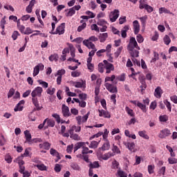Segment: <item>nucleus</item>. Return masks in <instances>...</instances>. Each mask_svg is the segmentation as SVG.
I'll return each instance as SVG.
<instances>
[{
	"mask_svg": "<svg viewBox=\"0 0 177 177\" xmlns=\"http://www.w3.org/2000/svg\"><path fill=\"white\" fill-rule=\"evenodd\" d=\"M145 2L146 1H145V0L139 1V9H140V10L145 9L147 10V13H151L152 12H154V8L149 4L145 3Z\"/></svg>",
	"mask_w": 177,
	"mask_h": 177,
	"instance_id": "nucleus-1",
	"label": "nucleus"
},
{
	"mask_svg": "<svg viewBox=\"0 0 177 177\" xmlns=\"http://www.w3.org/2000/svg\"><path fill=\"white\" fill-rule=\"evenodd\" d=\"M42 92H44L42 87L37 86L35 88V89L31 93L32 100H38V97H41V96H42Z\"/></svg>",
	"mask_w": 177,
	"mask_h": 177,
	"instance_id": "nucleus-2",
	"label": "nucleus"
},
{
	"mask_svg": "<svg viewBox=\"0 0 177 177\" xmlns=\"http://www.w3.org/2000/svg\"><path fill=\"white\" fill-rule=\"evenodd\" d=\"M135 48L140 50V47L138 46V41H136V39H135V37H131L127 46V49L128 50H133Z\"/></svg>",
	"mask_w": 177,
	"mask_h": 177,
	"instance_id": "nucleus-3",
	"label": "nucleus"
},
{
	"mask_svg": "<svg viewBox=\"0 0 177 177\" xmlns=\"http://www.w3.org/2000/svg\"><path fill=\"white\" fill-rule=\"evenodd\" d=\"M111 23H115L117 21V19L120 17V10L115 9L109 13V15Z\"/></svg>",
	"mask_w": 177,
	"mask_h": 177,
	"instance_id": "nucleus-4",
	"label": "nucleus"
},
{
	"mask_svg": "<svg viewBox=\"0 0 177 177\" xmlns=\"http://www.w3.org/2000/svg\"><path fill=\"white\" fill-rule=\"evenodd\" d=\"M64 28H66V23H62L60 26L57 27L55 32H51L50 34H53V35H56L57 34L59 35H63L65 32Z\"/></svg>",
	"mask_w": 177,
	"mask_h": 177,
	"instance_id": "nucleus-5",
	"label": "nucleus"
},
{
	"mask_svg": "<svg viewBox=\"0 0 177 177\" xmlns=\"http://www.w3.org/2000/svg\"><path fill=\"white\" fill-rule=\"evenodd\" d=\"M170 135H171V130L168 129H165L160 131L158 138H160V139H165L166 138H168V136H170Z\"/></svg>",
	"mask_w": 177,
	"mask_h": 177,
	"instance_id": "nucleus-6",
	"label": "nucleus"
},
{
	"mask_svg": "<svg viewBox=\"0 0 177 177\" xmlns=\"http://www.w3.org/2000/svg\"><path fill=\"white\" fill-rule=\"evenodd\" d=\"M80 9L81 6H75L68 10V12L66 14V16L67 17H71V16H74V15H75V10H80Z\"/></svg>",
	"mask_w": 177,
	"mask_h": 177,
	"instance_id": "nucleus-7",
	"label": "nucleus"
},
{
	"mask_svg": "<svg viewBox=\"0 0 177 177\" xmlns=\"http://www.w3.org/2000/svg\"><path fill=\"white\" fill-rule=\"evenodd\" d=\"M104 64H105L106 74H110L111 71H114V65H113V64L109 63L107 60H104Z\"/></svg>",
	"mask_w": 177,
	"mask_h": 177,
	"instance_id": "nucleus-8",
	"label": "nucleus"
},
{
	"mask_svg": "<svg viewBox=\"0 0 177 177\" xmlns=\"http://www.w3.org/2000/svg\"><path fill=\"white\" fill-rule=\"evenodd\" d=\"M105 87L111 93H117L118 92V90L117 89V86H113V84L110 83H106Z\"/></svg>",
	"mask_w": 177,
	"mask_h": 177,
	"instance_id": "nucleus-9",
	"label": "nucleus"
},
{
	"mask_svg": "<svg viewBox=\"0 0 177 177\" xmlns=\"http://www.w3.org/2000/svg\"><path fill=\"white\" fill-rule=\"evenodd\" d=\"M32 103L33 106H35L33 111H41V110L44 109V106L39 104L38 100H32Z\"/></svg>",
	"mask_w": 177,
	"mask_h": 177,
	"instance_id": "nucleus-10",
	"label": "nucleus"
},
{
	"mask_svg": "<svg viewBox=\"0 0 177 177\" xmlns=\"http://www.w3.org/2000/svg\"><path fill=\"white\" fill-rule=\"evenodd\" d=\"M133 27L134 34L136 35H138V34H139V32L140 31V24H139V21L138 20H135L133 21Z\"/></svg>",
	"mask_w": 177,
	"mask_h": 177,
	"instance_id": "nucleus-11",
	"label": "nucleus"
},
{
	"mask_svg": "<svg viewBox=\"0 0 177 177\" xmlns=\"http://www.w3.org/2000/svg\"><path fill=\"white\" fill-rule=\"evenodd\" d=\"M62 111L63 115L66 118L70 117V115H71V113H70V109H68V106H66V104H62Z\"/></svg>",
	"mask_w": 177,
	"mask_h": 177,
	"instance_id": "nucleus-12",
	"label": "nucleus"
},
{
	"mask_svg": "<svg viewBox=\"0 0 177 177\" xmlns=\"http://www.w3.org/2000/svg\"><path fill=\"white\" fill-rule=\"evenodd\" d=\"M123 145L128 149L130 151H135V142H123Z\"/></svg>",
	"mask_w": 177,
	"mask_h": 177,
	"instance_id": "nucleus-13",
	"label": "nucleus"
},
{
	"mask_svg": "<svg viewBox=\"0 0 177 177\" xmlns=\"http://www.w3.org/2000/svg\"><path fill=\"white\" fill-rule=\"evenodd\" d=\"M100 117H103L104 118H111V115L107 111L103 109L98 110Z\"/></svg>",
	"mask_w": 177,
	"mask_h": 177,
	"instance_id": "nucleus-14",
	"label": "nucleus"
},
{
	"mask_svg": "<svg viewBox=\"0 0 177 177\" xmlns=\"http://www.w3.org/2000/svg\"><path fill=\"white\" fill-rule=\"evenodd\" d=\"M83 45H84V46H86V48H88V49H96L95 44L92 43V41H89V40H84Z\"/></svg>",
	"mask_w": 177,
	"mask_h": 177,
	"instance_id": "nucleus-15",
	"label": "nucleus"
},
{
	"mask_svg": "<svg viewBox=\"0 0 177 177\" xmlns=\"http://www.w3.org/2000/svg\"><path fill=\"white\" fill-rule=\"evenodd\" d=\"M50 154H51V156H53L54 157H57V160H55V162H57V161H59V160H61V157H60V153H59L56 149L52 148L50 149Z\"/></svg>",
	"mask_w": 177,
	"mask_h": 177,
	"instance_id": "nucleus-16",
	"label": "nucleus"
},
{
	"mask_svg": "<svg viewBox=\"0 0 177 177\" xmlns=\"http://www.w3.org/2000/svg\"><path fill=\"white\" fill-rule=\"evenodd\" d=\"M24 133L25 138H26L25 143H28V145H30V143H31V140H32V139H31V133H30V131L26 130L24 132Z\"/></svg>",
	"mask_w": 177,
	"mask_h": 177,
	"instance_id": "nucleus-17",
	"label": "nucleus"
},
{
	"mask_svg": "<svg viewBox=\"0 0 177 177\" xmlns=\"http://www.w3.org/2000/svg\"><path fill=\"white\" fill-rule=\"evenodd\" d=\"M140 82L141 84V85L140 86V88L141 89V93L143 94V91H145L146 88H147V84H146V79L142 78L140 80Z\"/></svg>",
	"mask_w": 177,
	"mask_h": 177,
	"instance_id": "nucleus-18",
	"label": "nucleus"
},
{
	"mask_svg": "<svg viewBox=\"0 0 177 177\" xmlns=\"http://www.w3.org/2000/svg\"><path fill=\"white\" fill-rule=\"evenodd\" d=\"M161 95H162V89H161V87L158 86L155 89L154 96L158 99H160V97H161Z\"/></svg>",
	"mask_w": 177,
	"mask_h": 177,
	"instance_id": "nucleus-19",
	"label": "nucleus"
},
{
	"mask_svg": "<svg viewBox=\"0 0 177 177\" xmlns=\"http://www.w3.org/2000/svg\"><path fill=\"white\" fill-rule=\"evenodd\" d=\"M84 116L78 115L75 118V120L77 122V125H82V124H84L88 120H84L85 119Z\"/></svg>",
	"mask_w": 177,
	"mask_h": 177,
	"instance_id": "nucleus-20",
	"label": "nucleus"
},
{
	"mask_svg": "<svg viewBox=\"0 0 177 177\" xmlns=\"http://www.w3.org/2000/svg\"><path fill=\"white\" fill-rule=\"evenodd\" d=\"M24 100H21L14 109V111H23V106L21 104H24Z\"/></svg>",
	"mask_w": 177,
	"mask_h": 177,
	"instance_id": "nucleus-21",
	"label": "nucleus"
},
{
	"mask_svg": "<svg viewBox=\"0 0 177 177\" xmlns=\"http://www.w3.org/2000/svg\"><path fill=\"white\" fill-rule=\"evenodd\" d=\"M39 149H44V150H49L50 149V143L46 142L43 144L39 145Z\"/></svg>",
	"mask_w": 177,
	"mask_h": 177,
	"instance_id": "nucleus-22",
	"label": "nucleus"
},
{
	"mask_svg": "<svg viewBox=\"0 0 177 177\" xmlns=\"http://www.w3.org/2000/svg\"><path fill=\"white\" fill-rule=\"evenodd\" d=\"M129 30V26L126 25L124 26L123 29L121 30V35L123 38L127 37V32Z\"/></svg>",
	"mask_w": 177,
	"mask_h": 177,
	"instance_id": "nucleus-23",
	"label": "nucleus"
},
{
	"mask_svg": "<svg viewBox=\"0 0 177 177\" xmlns=\"http://www.w3.org/2000/svg\"><path fill=\"white\" fill-rule=\"evenodd\" d=\"M101 149L103 151H106V150H109L110 149V142L108 141V140H106L105 142L103 144Z\"/></svg>",
	"mask_w": 177,
	"mask_h": 177,
	"instance_id": "nucleus-24",
	"label": "nucleus"
},
{
	"mask_svg": "<svg viewBox=\"0 0 177 177\" xmlns=\"http://www.w3.org/2000/svg\"><path fill=\"white\" fill-rule=\"evenodd\" d=\"M111 157H114V153H112L111 151H109L106 153H104L102 156V160H109V158H111Z\"/></svg>",
	"mask_w": 177,
	"mask_h": 177,
	"instance_id": "nucleus-25",
	"label": "nucleus"
},
{
	"mask_svg": "<svg viewBox=\"0 0 177 177\" xmlns=\"http://www.w3.org/2000/svg\"><path fill=\"white\" fill-rule=\"evenodd\" d=\"M84 146H85V142H77L75 145L74 147V153H75V151H77V150H78L79 149H81V147H84Z\"/></svg>",
	"mask_w": 177,
	"mask_h": 177,
	"instance_id": "nucleus-26",
	"label": "nucleus"
},
{
	"mask_svg": "<svg viewBox=\"0 0 177 177\" xmlns=\"http://www.w3.org/2000/svg\"><path fill=\"white\" fill-rule=\"evenodd\" d=\"M130 51L131 56L133 58L135 57H139V51L138 50H135V48H133V50H129Z\"/></svg>",
	"mask_w": 177,
	"mask_h": 177,
	"instance_id": "nucleus-27",
	"label": "nucleus"
},
{
	"mask_svg": "<svg viewBox=\"0 0 177 177\" xmlns=\"http://www.w3.org/2000/svg\"><path fill=\"white\" fill-rule=\"evenodd\" d=\"M138 135L140 136V138H143V139H147L149 140L150 139V137L147 134H146V131H138Z\"/></svg>",
	"mask_w": 177,
	"mask_h": 177,
	"instance_id": "nucleus-28",
	"label": "nucleus"
},
{
	"mask_svg": "<svg viewBox=\"0 0 177 177\" xmlns=\"http://www.w3.org/2000/svg\"><path fill=\"white\" fill-rule=\"evenodd\" d=\"M137 106L139 107V109H140V110H142L143 113L147 112V109H146V105L142 104V102H138Z\"/></svg>",
	"mask_w": 177,
	"mask_h": 177,
	"instance_id": "nucleus-29",
	"label": "nucleus"
},
{
	"mask_svg": "<svg viewBox=\"0 0 177 177\" xmlns=\"http://www.w3.org/2000/svg\"><path fill=\"white\" fill-rule=\"evenodd\" d=\"M159 13L160 15H162V13H166L167 15H172V12L171 11L164 7H162L159 8Z\"/></svg>",
	"mask_w": 177,
	"mask_h": 177,
	"instance_id": "nucleus-30",
	"label": "nucleus"
},
{
	"mask_svg": "<svg viewBox=\"0 0 177 177\" xmlns=\"http://www.w3.org/2000/svg\"><path fill=\"white\" fill-rule=\"evenodd\" d=\"M68 48L71 52V56L72 57H75V48L73 44H69Z\"/></svg>",
	"mask_w": 177,
	"mask_h": 177,
	"instance_id": "nucleus-31",
	"label": "nucleus"
},
{
	"mask_svg": "<svg viewBox=\"0 0 177 177\" xmlns=\"http://www.w3.org/2000/svg\"><path fill=\"white\" fill-rule=\"evenodd\" d=\"M71 168L75 171H81V167H80V165L77 162L71 163Z\"/></svg>",
	"mask_w": 177,
	"mask_h": 177,
	"instance_id": "nucleus-32",
	"label": "nucleus"
},
{
	"mask_svg": "<svg viewBox=\"0 0 177 177\" xmlns=\"http://www.w3.org/2000/svg\"><path fill=\"white\" fill-rule=\"evenodd\" d=\"M112 151V153H114V156H115V154H121V151L120 150V148L117 147V145H113Z\"/></svg>",
	"mask_w": 177,
	"mask_h": 177,
	"instance_id": "nucleus-33",
	"label": "nucleus"
},
{
	"mask_svg": "<svg viewBox=\"0 0 177 177\" xmlns=\"http://www.w3.org/2000/svg\"><path fill=\"white\" fill-rule=\"evenodd\" d=\"M109 35L107 33H102L99 36L100 42H104L107 39Z\"/></svg>",
	"mask_w": 177,
	"mask_h": 177,
	"instance_id": "nucleus-34",
	"label": "nucleus"
},
{
	"mask_svg": "<svg viewBox=\"0 0 177 177\" xmlns=\"http://www.w3.org/2000/svg\"><path fill=\"white\" fill-rule=\"evenodd\" d=\"M125 111L130 117H135V113L133 110L131 109L129 106L125 107Z\"/></svg>",
	"mask_w": 177,
	"mask_h": 177,
	"instance_id": "nucleus-35",
	"label": "nucleus"
},
{
	"mask_svg": "<svg viewBox=\"0 0 177 177\" xmlns=\"http://www.w3.org/2000/svg\"><path fill=\"white\" fill-rule=\"evenodd\" d=\"M164 104H165L167 109H168V111H169V113H171V110H172V106H171V102H169L167 100H165L163 101Z\"/></svg>",
	"mask_w": 177,
	"mask_h": 177,
	"instance_id": "nucleus-36",
	"label": "nucleus"
},
{
	"mask_svg": "<svg viewBox=\"0 0 177 177\" xmlns=\"http://www.w3.org/2000/svg\"><path fill=\"white\" fill-rule=\"evenodd\" d=\"M89 168H91L93 169V168H99L100 167V165H99V162L95 161L93 163L91 162L88 165Z\"/></svg>",
	"mask_w": 177,
	"mask_h": 177,
	"instance_id": "nucleus-37",
	"label": "nucleus"
},
{
	"mask_svg": "<svg viewBox=\"0 0 177 177\" xmlns=\"http://www.w3.org/2000/svg\"><path fill=\"white\" fill-rule=\"evenodd\" d=\"M97 146H99V142H97V141H92L88 147L90 149H97Z\"/></svg>",
	"mask_w": 177,
	"mask_h": 177,
	"instance_id": "nucleus-38",
	"label": "nucleus"
},
{
	"mask_svg": "<svg viewBox=\"0 0 177 177\" xmlns=\"http://www.w3.org/2000/svg\"><path fill=\"white\" fill-rule=\"evenodd\" d=\"M104 68H105V64H103V63H100L98 64V71L99 73H104Z\"/></svg>",
	"mask_w": 177,
	"mask_h": 177,
	"instance_id": "nucleus-39",
	"label": "nucleus"
},
{
	"mask_svg": "<svg viewBox=\"0 0 177 177\" xmlns=\"http://www.w3.org/2000/svg\"><path fill=\"white\" fill-rule=\"evenodd\" d=\"M140 20L141 21L142 26H146V22L147 21V15L140 17Z\"/></svg>",
	"mask_w": 177,
	"mask_h": 177,
	"instance_id": "nucleus-40",
	"label": "nucleus"
},
{
	"mask_svg": "<svg viewBox=\"0 0 177 177\" xmlns=\"http://www.w3.org/2000/svg\"><path fill=\"white\" fill-rule=\"evenodd\" d=\"M115 78H116L115 75H112L111 77H106L104 82H109L111 81V82H113V81H114Z\"/></svg>",
	"mask_w": 177,
	"mask_h": 177,
	"instance_id": "nucleus-41",
	"label": "nucleus"
},
{
	"mask_svg": "<svg viewBox=\"0 0 177 177\" xmlns=\"http://www.w3.org/2000/svg\"><path fill=\"white\" fill-rule=\"evenodd\" d=\"M71 139H73V140H81V137L79 136L77 133H73L70 136Z\"/></svg>",
	"mask_w": 177,
	"mask_h": 177,
	"instance_id": "nucleus-42",
	"label": "nucleus"
},
{
	"mask_svg": "<svg viewBox=\"0 0 177 177\" xmlns=\"http://www.w3.org/2000/svg\"><path fill=\"white\" fill-rule=\"evenodd\" d=\"M136 39H137V41L138 42V44H142V43H143V41H145V38H143V36H142V35H140V34H138L136 36Z\"/></svg>",
	"mask_w": 177,
	"mask_h": 177,
	"instance_id": "nucleus-43",
	"label": "nucleus"
},
{
	"mask_svg": "<svg viewBox=\"0 0 177 177\" xmlns=\"http://www.w3.org/2000/svg\"><path fill=\"white\" fill-rule=\"evenodd\" d=\"M118 175L120 177H127L128 176V174H127L125 173V171H124L121 169L118 170Z\"/></svg>",
	"mask_w": 177,
	"mask_h": 177,
	"instance_id": "nucleus-44",
	"label": "nucleus"
},
{
	"mask_svg": "<svg viewBox=\"0 0 177 177\" xmlns=\"http://www.w3.org/2000/svg\"><path fill=\"white\" fill-rule=\"evenodd\" d=\"M163 41H164L165 45H168L169 44H171V38H169V36H168L167 35H166L164 37Z\"/></svg>",
	"mask_w": 177,
	"mask_h": 177,
	"instance_id": "nucleus-45",
	"label": "nucleus"
},
{
	"mask_svg": "<svg viewBox=\"0 0 177 177\" xmlns=\"http://www.w3.org/2000/svg\"><path fill=\"white\" fill-rule=\"evenodd\" d=\"M116 80H118V81H121L122 82H124V81H125V74L122 73L117 76Z\"/></svg>",
	"mask_w": 177,
	"mask_h": 177,
	"instance_id": "nucleus-46",
	"label": "nucleus"
},
{
	"mask_svg": "<svg viewBox=\"0 0 177 177\" xmlns=\"http://www.w3.org/2000/svg\"><path fill=\"white\" fill-rule=\"evenodd\" d=\"M159 120L161 122H167L168 121V116L167 115H160Z\"/></svg>",
	"mask_w": 177,
	"mask_h": 177,
	"instance_id": "nucleus-47",
	"label": "nucleus"
},
{
	"mask_svg": "<svg viewBox=\"0 0 177 177\" xmlns=\"http://www.w3.org/2000/svg\"><path fill=\"white\" fill-rule=\"evenodd\" d=\"M39 74V66H35L33 69V77H37Z\"/></svg>",
	"mask_w": 177,
	"mask_h": 177,
	"instance_id": "nucleus-48",
	"label": "nucleus"
},
{
	"mask_svg": "<svg viewBox=\"0 0 177 177\" xmlns=\"http://www.w3.org/2000/svg\"><path fill=\"white\" fill-rule=\"evenodd\" d=\"M31 143L29 145H33V143H42V139L41 138H33L31 140Z\"/></svg>",
	"mask_w": 177,
	"mask_h": 177,
	"instance_id": "nucleus-49",
	"label": "nucleus"
},
{
	"mask_svg": "<svg viewBox=\"0 0 177 177\" xmlns=\"http://www.w3.org/2000/svg\"><path fill=\"white\" fill-rule=\"evenodd\" d=\"M74 149V145L72 144L71 145H68L66 147V151L67 153H68L69 154H71V153H73V149Z\"/></svg>",
	"mask_w": 177,
	"mask_h": 177,
	"instance_id": "nucleus-50",
	"label": "nucleus"
},
{
	"mask_svg": "<svg viewBox=\"0 0 177 177\" xmlns=\"http://www.w3.org/2000/svg\"><path fill=\"white\" fill-rule=\"evenodd\" d=\"M5 19H6V16H4L1 20L0 26L2 28V30L5 29V24H6V20Z\"/></svg>",
	"mask_w": 177,
	"mask_h": 177,
	"instance_id": "nucleus-51",
	"label": "nucleus"
},
{
	"mask_svg": "<svg viewBox=\"0 0 177 177\" xmlns=\"http://www.w3.org/2000/svg\"><path fill=\"white\" fill-rule=\"evenodd\" d=\"M86 28V23H83L81 26H79L77 28V32H81L82 30H84Z\"/></svg>",
	"mask_w": 177,
	"mask_h": 177,
	"instance_id": "nucleus-52",
	"label": "nucleus"
},
{
	"mask_svg": "<svg viewBox=\"0 0 177 177\" xmlns=\"http://www.w3.org/2000/svg\"><path fill=\"white\" fill-rule=\"evenodd\" d=\"M52 116L53 117V118L55 119V120L57 121V122L58 124H60V122H61L62 120H60V115H59V114H57V113H54V114H53Z\"/></svg>",
	"mask_w": 177,
	"mask_h": 177,
	"instance_id": "nucleus-53",
	"label": "nucleus"
},
{
	"mask_svg": "<svg viewBox=\"0 0 177 177\" xmlns=\"http://www.w3.org/2000/svg\"><path fill=\"white\" fill-rule=\"evenodd\" d=\"M54 170L55 171V172H57V173L60 172V171H62V165L55 164Z\"/></svg>",
	"mask_w": 177,
	"mask_h": 177,
	"instance_id": "nucleus-54",
	"label": "nucleus"
},
{
	"mask_svg": "<svg viewBox=\"0 0 177 177\" xmlns=\"http://www.w3.org/2000/svg\"><path fill=\"white\" fill-rule=\"evenodd\" d=\"M156 107H157V102L156 101L152 102L149 106L150 110H156Z\"/></svg>",
	"mask_w": 177,
	"mask_h": 177,
	"instance_id": "nucleus-55",
	"label": "nucleus"
},
{
	"mask_svg": "<svg viewBox=\"0 0 177 177\" xmlns=\"http://www.w3.org/2000/svg\"><path fill=\"white\" fill-rule=\"evenodd\" d=\"M148 172L149 175H151V174H154V166L151 165H148Z\"/></svg>",
	"mask_w": 177,
	"mask_h": 177,
	"instance_id": "nucleus-56",
	"label": "nucleus"
},
{
	"mask_svg": "<svg viewBox=\"0 0 177 177\" xmlns=\"http://www.w3.org/2000/svg\"><path fill=\"white\" fill-rule=\"evenodd\" d=\"M86 15H88V19H93L96 17V15H95L93 12H91V11H86Z\"/></svg>",
	"mask_w": 177,
	"mask_h": 177,
	"instance_id": "nucleus-57",
	"label": "nucleus"
},
{
	"mask_svg": "<svg viewBox=\"0 0 177 177\" xmlns=\"http://www.w3.org/2000/svg\"><path fill=\"white\" fill-rule=\"evenodd\" d=\"M165 169H166L165 166H163L158 171V174L160 175V176H161V175H163V176L164 175H165Z\"/></svg>",
	"mask_w": 177,
	"mask_h": 177,
	"instance_id": "nucleus-58",
	"label": "nucleus"
},
{
	"mask_svg": "<svg viewBox=\"0 0 177 177\" xmlns=\"http://www.w3.org/2000/svg\"><path fill=\"white\" fill-rule=\"evenodd\" d=\"M81 75V72L76 71L71 72V76L73 77H80Z\"/></svg>",
	"mask_w": 177,
	"mask_h": 177,
	"instance_id": "nucleus-59",
	"label": "nucleus"
},
{
	"mask_svg": "<svg viewBox=\"0 0 177 177\" xmlns=\"http://www.w3.org/2000/svg\"><path fill=\"white\" fill-rule=\"evenodd\" d=\"M20 35L19 32L17 30L14 31V32L12 35V38L13 39L14 41H16L17 39V37Z\"/></svg>",
	"mask_w": 177,
	"mask_h": 177,
	"instance_id": "nucleus-60",
	"label": "nucleus"
},
{
	"mask_svg": "<svg viewBox=\"0 0 177 177\" xmlns=\"http://www.w3.org/2000/svg\"><path fill=\"white\" fill-rule=\"evenodd\" d=\"M37 167L38 168V169H39L40 171H46V166H45V165L44 164H41V165H37Z\"/></svg>",
	"mask_w": 177,
	"mask_h": 177,
	"instance_id": "nucleus-61",
	"label": "nucleus"
},
{
	"mask_svg": "<svg viewBox=\"0 0 177 177\" xmlns=\"http://www.w3.org/2000/svg\"><path fill=\"white\" fill-rule=\"evenodd\" d=\"M38 82L40 85H42L43 88H48V82H44L41 80H38Z\"/></svg>",
	"mask_w": 177,
	"mask_h": 177,
	"instance_id": "nucleus-62",
	"label": "nucleus"
},
{
	"mask_svg": "<svg viewBox=\"0 0 177 177\" xmlns=\"http://www.w3.org/2000/svg\"><path fill=\"white\" fill-rule=\"evenodd\" d=\"M55 92H56V88H53L52 89L51 88L47 89L48 95H50L51 96L55 94Z\"/></svg>",
	"mask_w": 177,
	"mask_h": 177,
	"instance_id": "nucleus-63",
	"label": "nucleus"
},
{
	"mask_svg": "<svg viewBox=\"0 0 177 177\" xmlns=\"http://www.w3.org/2000/svg\"><path fill=\"white\" fill-rule=\"evenodd\" d=\"M47 125L48 127H50V128H53V127H55V121L51 120H48Z\"/></svg>",
	"mask_w": 177,
	"mask_h": 177,
	"instance_id": "nucleus-64",
	"label": "nucleus"
}]
</instances>
